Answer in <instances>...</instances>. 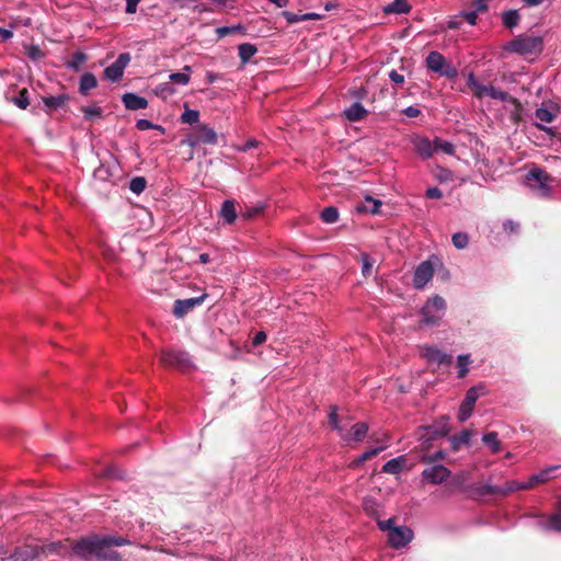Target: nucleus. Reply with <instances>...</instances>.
<instances>
[{"label":"nucleus","mask_w":561,"mask_h":561,"mask_svg":"<svg viewBox=\"0 0 561 561\" xmlns=\"http://www.w3.org/2000/svg\"><path fill=\"white\" fill-rule=\"evenodd\" d=\"M129 543V539L121 536L91 535L77 540L72 546V551L83 559L94 556L103 561H122L121 554L112 550L111 547H122Z\"/></svg>","instance_id":"obj_1"},{"label":"nucleus","mask_w":561,"mask_h":561,"mask_svg":"<svg viewBox=\"0 0 561 561\" xmlns=\"http://www.w3.org/2000/svg\"><path fill=\"white\" fill-rule=\"evenodd\" d=\"M505 51L523 57L538 56L543 50V38L528 34H518L504 46Z\"/></svg>","instance_id":"obj_2"},{"label":"nucleus","mask_w":561,"mask_h":561,"mask_svg":"<svg viewBox=\"0 0 561 561\" xmlns=\"http://www.w3.org/2000/svg\"><path fill=\"white\" fill-rule=\"evenodd\" d=\"M446 312V301L439 295L430 298L420 310L421 323L434 327L439 323Z\"/></svg>","instance_id":"obj_3"},{"label":"nucleus","mask_w":561,"mask_h":561,"mask_svg":"<svg viewBox=\"0 0 561 561\" xmlns=\"http://www.w3.org/2000/svg\"><path fill=\"white\" fill-rule=\"evenodd\" d=\"M448 421L449 417L443 415L430 425L420 426L417 428V439L421 442V445L426 447L433 440L445 437L449 433Z\"/></svg>","instance_id":"obj_4"},{"label":"nucleus","mask_w":561,"mask_h":561,"mask_svg":"<svg viewBox=\"0 0 561 561\" xmlns=\"http://www.w3.org/2000/svg\"><path fill=\"white\" fill-rule=\"evenodd\" d=\"M59 543L51 542L47 546L24 545L16 547L7 558V561H34L42 554L56 552Z\"/></svg>","instance_id":"obj_5"},{"label":"nucleus","mask_w":561,"mask_h":561,"mask_svg":"<svg viewBox=\"0 0 561 561\" xmlns=\"http://www.w3.org/2000/svg\"><path fill=\"white\" fill-rule=\"evenodd\" d=\"M217 141L218 136L215 129L202 124L196 128L195 134L187 138L186 144L194 148L199 144L216 145Z\"/></svg>","instance_id":"obj_6"},{"label":"nucleus","mask_w":561,"mask_h":561,"mask_svg":"<svg viewBox=\"0 0 561 561\" xmlns=\"http://www.w3.org/2000/svg\"><path fill=\"white\" fill-rule=\"evenodd\" d=\"M130 61V54L129 53H121L116 60L106 67L103 71L104 77L112 81L117 82L122 79L124 71L126 67L128 66Z\"/></svg>","instance_id":"obj_7"},{"label":"nucleus","mask_w":561,"mask_h":561,"mask_svg":"<svg viewBox=\"0 0 561 561\" xmlns=\"http://www.w3.org/2000/svg\"><path fill=\"white\" fill-rule=\"evenodd\" d=\"M551 176L540 168L531 169L527 174V181H534L536 184L528 183V185L533 188L540 190L541 194L548 196L551 194V188L549 186V182Z\"/></svg>","instance_id":"obj_8"},{"label":"nucleus","mask_w":561,"mask_h":561,"mask_svg":"<svg viewBox=\"0 0 561 561\" xmlns=\"http://www.w3.org/2000/svg\"><path fill=\"white\" fill-rule=\"evenodd\" d=\"M451 471L444 465H434L422 471V479L431 484H442L448 480Z\"/></svg>","instance_id":"obj_9"},{"label":"nucleus","mask_w":561,"mask_h":561,"mask_svg":"<svg viewBox=\"0 0 561 561\" xmlns=\"http://www.w3.org/2000/svg\"><path fill=\"white\" fill-rule=\"evenodd\" d=\"M414 537L413 530L407 526H398L396 529H391L388 536L389 543L394 549L404 548L412 541Z\"/></svg>","instance_id":"obj_10"},{"label":"nucleus","mask_w":561,"mask_h":561,"mask_svg":"<svg viewBox=\"0 0 561 561\" xmlns=\"http://www.w3.org/2000/svg\"><path fill=\"white\" fill-rule=\"evenodd\" d=\"M207 297L206 294H203L198 297H192L186 299H176L173 305V314L175 318H183L186 316L190 311H192L195 307L201 306L205 298Z\"/></svg>","instance_id":"obj_11"},{"label":"nucleus","mask_w":561,"mask_h":561,"mask_svg":"<svg viewBox=\"0 0 561 561\" xmlns=\"http://www.w3.org/2000/svg\"><path fill=\"white\" fill-rule=\"evenodd\" d=\"M434 266L430 261H424L417 265L413 275V286L416 289H423L433 278Z\"/></svg>","instance_id":"obj_12"},{"label":"nucleus","mask_w":561,"mask_h":561,"mask_svg":"<svg viewBox=\"0 0 561 561\" xmlns=\"http://www.w3.org/2000/svg\"><path fill=\"white\" fill-rule=\"evenodd\" d=\"M411 144L413 145L414 151L423 159L427 160L432 158L435 152L434 140L422 135H413L411 137Z\"/></svg>","instance_id":"obj_13"},{"label":"nucleus","mask_w":561,"mask_h":561,"mask_svg":"<svg viewBox=\"0 0 561 561\" xmlns=\"http://www.w3.org/2000/svg\"><path fill=\"white\" fill-rule=\"evenodd\" d=\"M422 356L430 363L437 365H449L453 362V356L435 345H426L422 350Z\"/></svg>","instance_id":"obj_14"},{"label":"nucleus","mask_w":561,"mask_h":561,"mask_svg":"<svg viewBox=\"0 0 561 561\" xmlns=\"http://www.w3.org/2000/svg\"><path fill=\"white\" fill-rule=\"evenodd\" d=\"M161 360L164 365L173 367H185L190 364L188 354L176 350L164 351L161 355Z\"/></svg>","instance_id":"obj_15"},{"label":"nucleus","mask_w":561,"mask_h":561,"mask_svg":"<svg viewBox=\"0 0 561 561\" xmlns=\"http://www.w3.org/2000/svg\"><path fill=\"white\" fill-rule=\"evenodd\" d=\"M536 527L542 531H559L561 533V511L546 517L538 516L536 519Z\"/></svg>","instance_id":"obj_16"},{"label":"nucleus","mask_w":561,"mask_h":561,"mask_svg":"<svg viewBox=\"0 0 561 561\" xmlns=\"http://www.w3.org/2000/svg\"><path fill=\"white\" fill-rule=\"evenodd\" d=\"M122 102L124 106L129 111L145 110L148 106V101L146 98L133 92H126L122 96Z\"/></svg>","instance_id":"obj_17"},{"label":"nucleus","mask_w":561,"mask_h":561,"mask_svg":"<svg viewBox=\"0 0 561 561\" xmlns=\"http://www.w3.org/2000/svg\"><path fill=\"white\" fill-rule=\"evenodd\" d=\"M561 466H550L541 471L534 473L528 479V485L531 488L539 483H545L556 477L554 472L560 470Z\"/></svg>","instance_id":"obj_18"},{"label":"nucleus","mask_w":561,"mask_h":561,"mask_svg":"<svg viewBox=\"0 0 561 561\" xmlns=\"http://www.w3.org/2000/svg\"><path fill=\"white\" fill-rule=\"evenodd\" d=\"M329 423H330L331 427L339 433L341 439L348 443L350 430H347L346 425H342L340 423L336 407L331 408V411L329 413Z\"/></svg>","instance_id":"obj_19"},{"label":"nucleus","mask_w":561,"mask_h":561,"mask_svg":"<svg viewBox=\"0 0 561 561\" xmlns=\"http://www.w3.org/2000/svg\"><path fill=\"white\" fill-rule=\"evenodd\" d=\"M407 463V458L404 455L398 456L388 460L381 468L383 473L388 474H399L403 471Z\"/></svg>","instance_id":"obj_20"},{"label":"nucleus","mask_w":561,"mask_h":561,"mask_svg":"<svg viewBox=\"0 0 561 561\" xmlns=\"http://www.w3.org/2000/svg\"><path fill=\"white\" fill-rule=\"evenodd\" d=\"M466 491L470 492L473 497H483L493 494L500 495L499 486L489 483L471 485L468 486Z\"/></svg>","instance_id":"obj_21"},{"label":"nucleus","mask_w":561,"mask_h":561,"mask_svg":"<svg viewBox=\"0 0 561 561\" xmlns=\"http://www.w3.org/2000/svg\"><path fill=\"white\" fill-rule=\"evenodd\" d=\"M219 214L226 224H233L237 219L236 202L233 199L224 201Z\"/></svg>","instance_id":"obj_22"},{"label":"nucleus","mask_w":561,"mask_h":561,"mask_svg":"<svg viewBox=\"0 0 561 561\" xmlns=\"http://www.w3.org/2000/svg\"><path fill=\"white\" fill-rule=\"evenodd\" d=\"M367 110L359 103H353L348 108L344 111V116L350 122H358L367 116Z\"/></svg>","instance_id":"obj_23"},{"label":"nucleus","mask_w":561,"mask_h":561,"mask_svg":"<svg viewBox=\"0 0 561 561\" xmlns=\"http://www.w3.org/2000/svg\"><path fill=\"white\" fill-rule=\"evenodd\" d=\"M389 438L386 437V443L378 446V447H375V448H371V449H368L366 451H364L360 456H358L356 459H354L351 463V467L352 468H357L359 467L360 465H363L365 461L369 460L370 458L375 457L376 455H378L379 453L383 451L385 449H387L388 445H387V440Z\"/></svg>","instance_id":"obj_24"},{"label":"nucleus","mask_w":561,"mask_h":561,"mask_svg":"<svg viewBox=\"0 0 561 561\" xmlns=\"http://www.w3.org/2000/svg\"><path fill=\"white\" fill-rule=\"evenodd\" d=\"M98 87L96 77L92 72H85L79 80V92L88 95L89 92Z\"/></svg>","instance_id":"obj_25"},{"label":"nucleus","mask_w":561,"mask_h":561,"mask_svg":"<svg viewBox=\"0 0 561 561\" xmlns=\"http://www.w3.org/2000/svg\"><path fill=\"white\" fill-rule=\"evenodd\" d=\"M446 58L439 51L433 50L425 58V66L428 70L436 72L440 71L442 65L445 62Z\"/></svg>","instance_id":"obj_26"},{"label":"nucleus","mask_w":561,"mask_h":561,"mask_svg":"<svg viewBox=\"0 0 561 561\" xmlns=\"http://www.w3.org/2000/svg\"><path fill=\"white\" fill-rule=\"evenodd\" d=\"M369 426L366 422H357L350 428V438L348 443L352 442H362L367 433H368Z\"/></svg>","instance_id":"obj_27"},{"label":"nucleus","mask_w":561,"mask_h":561,"mask_svg":"<svg viewBox=\"0 0 561 561\" xmlns=\"http://www.w3.org/2000/svg\"><path fill=\"white\" fill-rule=\"evenodd\" d=\"M499 489H500V495L505 496V495L516 492V491L531 489V486L528 485V480L527 481L511 480V481H507L504 485L499 486Z\"/></svg>","instance_id":"obj_28"},{"label":"nucleus","mask_w":561,"mask_h":561,"mask_svg":"<svg viewBox=\"0 0 561 561\" xmlns=\"http://www.w3.org/2000/svg\"><path fill=\"white\" fill-rule=\"evenodd\" d=\"M411 9L412 7L407 2V0H393V2L383 8V12L387 14H408Z\"/></svg>","instance_id":"obj_29"},{"label":"nucleus","mask_w":561,"mask_h":561,"mask_svg":"<svg viewBox=\"0 0 561 561\" xmlns=\"http://www.w3.org/2000/svg\"><path fill=\"white\" fill-rule=\"evenodd\" d=\"M519 22L520 14L518 10L510 9L502 13V23L506 28L513 30L519 24Z\"/></svg>","instance_id":"obj_30"},{"label":"nucleus","mask_w":561,"mask_h":561,"mask_svg":"<svg viewBox=\"0 0 561 561\" xmlns=\"http://www.w3.org/2000/svg\"><path fill=\"white\" fill-rule=\"evenodd\" d=\"M256 53V46L251 43H242L238 46V56L242 65L248 64Z\"/></svg>","instance_id":"obj_31"},{"label":"nucleus","mask_w":561,"mask_h":561,"mask_svg":"<svg viewBox=\"0 0 561 561\" xmlns=\"http://www.w3.org/2000/svg\"><path fill=\"white\" fill-rule=\"evenodd\" d=\"M69 95L66 93L58 95H50L43 98V103L48 110L58 108L65 106L69 101Z\"/></svg>","instance_id":"obj_32"},{"label":"nucleus","mask_w":561,"mask_h":561,"mask_svg":"<svg viewBox=\"0 0 561 561\" xmlns=\"http://www.w3.org/2000/svg\"><path fill=\"white\" fill-rule=\"evenodd\" d=\"M484 390H485V387L482 383L472 386L467 390L462 401H465L467 405L474 407L476 402L480 398V396L484 394V392H485Z\"/></svg>","instance_id":"obj_33"},{"label":"nucleus","mask_w":561,"mask_h":561,"mask_svg":"<svg viewBox=\"0 0 561 561\" xmlns=\"http://www.w3.org/2000/svg\"><path fill=\"white\" fill-rule=\"evenodd\" d=\"M471 438V432L469 430H462L458 435H454L449 438L451 450L457 451L462 445L469 444Z\"/></svg>","instance_id":"obj_34"},{"label":"nucleus","mask_w":561,"mask_h":561,"mask_svg":"<svg viewBox=\"0 0 561 561\" xmlns=\"http://www.w3.org/2000/svg\"><path fill=\"white\" fill-rule=\"evenodd\" d=\"M191 73H192V67L188 65H185L183 67L182 72H172L169 76V79L171 82L179 84V85H186L190 83L191 80Z\"/></svg>","instance_id":"obj_35"},{"label":"nucleus","mask_w":561,"mask_h":561,"mask_svg":"<svg viewBox=\"0 0 561 561\" xmlns=\"http://www.w3.org/2000/svg\"><path fill=\"white\" fill-rule=\"evenodd\" d=\"M484 95L490 96L491 99L499 100L501 102H507L511 96L506 91L500 90L493 85H484V90H482V98Z\"/></svg>","instance_id":"obj_36"},{"label":"nucleus","mask_w":561,"mask_h":561,"mask_svg":"<svg viewBox=\"0 0 561 561\" xmlns=\"http://www.w3.org/2000/svg\"><path fill=\"white\" fill-rule=\"evenodd\" d=\"M482 442L491 449L492 453L501 450V442L497 438L496 432H489L482 436Z\"/></svg>","instance_id":"obj_37"},{"label":"nucleus","mask_w":561,"mask_h":561,"mask_svg":"<svg viewBox=\"0 0 561 561\" xmlns=\"http://www.w3.org/2000/svg\"><path fill=\"white\" fill-rule=\"evenodd\" d=\"M470 364L471 359L469 354H460L457 356L458 378H465L467 376Z\"/></svg>","instance_id":"obj_38"},{"label":"nucleus","mask_w":561,"mask_h":561,"mask_svg":"<svg viewBox=\"0 0 561 561\" xmlns=\"http://www.w3.org/2000/svg\"><path fill=\"white\" fill-rule=\"evenodd\" d=\"M434 147L435 151H442L448 156L455 154V146L450 141L444 140L439 137L434 138Z\"/></svg>","instance_id":"obj_39"},{"label":"nucleus","mask_w":561,"mask_h":561,"mask_svg":"<svg viewBox=\"0 0 561 561\" xmlns=\"http://www.w3.org/2000/svg\"><path fill=\"white\" fill-rule=\"evenodd\" d=\"M467 84L473 89V94L476 98L482 99V90H484V84L479 82L472 71L467 75Z\"/></svg>","instance_id":"obj_40"},{"label":"nucleus","mask_w":561,"mask_h":561,"mask_svg":"<svg viewBox=\"0 0 561 561\" xmlns=\"http://www.w3.org/2000/svg\"><path fill=\"white\" fill-rule=\"evenodd\" d=\"M381 205H382L381 201L376 199V198H374L371 196H367L365 198L364 207L363 208H358V210H365L367 213L376 215V214L379 213Z\"/></svg>","instance_id":"obj_41"},{"label":"nucleus","mask_w":561,"mask_h":561,"mask_svg":"<svg viewBox=\"0 0 561 561\" xmlns=\"http://www.w3.org/2000/svg\"><path fill=\"white\" fill-rule=\"evenodd\" d=\"M556 116V113L546 106H540L535 111V117L543 123H551Z\"/></svg>","instance_id":"obj_42"},{"label":"nucleus","mask_w":561,"mask_h":561,"mask_svg":"<svg viewBox=\"0 0 561 561\" xmlns=\"http://www.w3.org/2000/svg\"><path fill=\"white\" fill-rule=\"evenodd\" d=\"M87 59L88 56L83 51H76L66 65L69 69L78 71L80 69L81 64L87 61Z\"/></svg>","instance_id":"obj_43"},{"label":"nucleus","mask_w":561,"mask_h":561,"mask_svg":"<svg viewBox=\"0 0 561 561\" xmlns=\"http://www.w3.org/2000/svg\"><path fill=\"white\" fill-rule=\"evenodd\" d=\"M435 73L445 77L449 80H455L459 75L457 68L447 60H445V62L442 65L440 71H436Z\"/></svg>","instance_id":"obj_44"},{"label":"nucleus","mask_w":561,"mask_h":561,"mask_svg":"<svg viewBox=\"0 0 561 561\" xmlns=\"http://www.w3.org/2000/svg\"><path fill=\"white\" fill-rule=\"evenodd\" d=\"M321 219L325 224H334L339 220V210L334 206L325 207L321 211Z\"/></svg>","instance_id":"obj_45"},{"label":"nucleus","mask_w":561,"mask_h":561,"mask_svg":"<svg viewBox=\"0 0 561 561\" xmlns=\"http://www.w3.org/2000/svg\"><path fill=\"white\" fill-rule=\"evenodd\" d=\"M136 127H137V129H139L141 131L142 130H149V129H156V130H159L161 134L165 133V128L163 126L158 125V124H153L152 122H150L147 118H139L136 122Z\"/></svg>","instance_id":"obj_46"},{"label":"nucleus","mask_w":561,"mask_h":561,"mask_svg":"<svg viewBox=\"0 0 561 561\" xmlns=\"http://www.w3.org/2000/svg\"><path fill=\"white\" fill-rule=\"evenodd\" d=\"M146 185L147 181L144 176H135L130 180L128 187L134 194L139 195L145 191Z\"/></svg>","instance_id":"obj_47"},{"label":"nucleus","mask_w":561,"mask_h":561,"mask_svg":"<svg viewBox=\"0 0 561 561\" xmlns=\"http://www.w3.org/2000/svg\"><path fill=\"white\" fill-rule=\"evenodd\" d=\"M451 242L456 249L462 250L469 243V237L466 232H456L451 237Z\"/></svg>","instance_id":"obj_48"},{"label":"nucleus","mask_w":561,"mask_h":561,"mask_svg":"<svg viewBox=\"0 0 561 561\" xmlns=\"http://www.w3.org/2000/svg\"><path fill=\"white\" fill-rule=\"evenodd\" d=\"M12 102L22 110H25L30 104L28 91L22 89L16 96L12 99Z\"/></svg>","instance_id":"obj_49"},{"label":"nucleus","mask_w":561,"mask_h":561,"mask_svg":"<svg viewBox=\"0 0 561 561\" xmlns=\"http://www.w3.org/2000/svg\"><path fill=\"white\" fill-rule=\"evenodd\" d=\"M360 262H362V274L365 277H368L371 274V270H373L375 262L371 259V256L367 253L360 254Z\"/></svg>","instance_id":"obj_50"},{"label":"nucleus","mask_w":561,"mask_h":561,"mask_svg":"<svg viewBox=\"0 0 561 561\" xmlns=\"http://www.w3.org/2000/svg\"><path fill=\"white\" fill-rule=\"evenodd\" d=\"M474 407L473 405H467L465 401L460 403L459 411H458V420L459 422L463 423L467 420H469L472 415Z\"/></svg>","instance_id":"obj_51"},{"label":"nucleus","mask_w":561,"mask_h":561,"mask_svg":"<svg viewBox=\"0 0 561 561\" xmlns=\"http://www.w3.org/2000/svg\"><path fill=\"white\" fill-rule=\"evenodd\" d=\"M175 93V89L170 82L161 83L156 88V94L161 98H168Z\"/></svg>","instance_id":"obj_52"},{"label":"nucleus","mask_w":561,"mask_h":561,"mask_svg":"<svg viewBox=\"0 0 561 561\" xmlns=\"http://www.w3.org/2000/svg\"><path fill=\"white\" fill-rule=\"evenodd\" d=\"M181 119L186 124H195L199 121V112L196 110H186L182 114Z\"/></svg>","instance_id":"obj_53"},{"label":"nucleus","mask_w":561,"mask_h":561,"mask_svg":"<svg viewBox=\"0 0 561 561\" xmlns=\"http://www.w3.org/2000/svg\"><path fill=\"white\" fill-rule=\"evenodd\" d=\"M82 113H83V117L85 119H93V118H96V117H101L102 115V110L101 107L99 106H85L82 108Z\"/></svg>","instance_id":"obj_54"},{"label":"nucleus","mask_w":561,"mask_h":561,"mask_svg":"<svg viewBox=\"0 0 561 561\" xmlns=\"http://www.w3.org/2000/svg\"><path fill=\"white\" fill-rule=\"evenodd\" d=\"M101 474L106 478L111 479H123V473L121 470L115 466H108L106 467Z\"/></svg>","instance_id":"obj_55"},{"label":"nucleus","mask_w":561,"mask_h":561,"mask_svg":"<svg viewBox=\"0 0 561 561\" xmlns=\"http://www.w3.org/2000/svg\"><path fill=\"white\" fill-rule=\"evenodd\" d=\"M282 15L288 24H295L305 21L304 14H297L290 11H283Z\"/></svg>","instance_id":"obj_56"},{"label":"nucleus","mask_w":561,"mask_h":561,"mask_svg":"<svg viewBox=\"0 0 561 561\" xmlns=\"http://www.w3.org/2000/svg\"><path fill=\"white\" fill-rule=\"evenodd\" d=\"M445 457H446V453L444 450H437L434 454H431L428 456H424L422 458V462H424V463H432V462H436V461L443 460Z\"/></svg>","instance_id":"obj_57"},{"label":"nucleus","mask_w":561,"mask_h":561,"mask_svg":"<svg viewBox=\"0 0 561 561\" xmlns=\"http://www.w3.org/2000/svg\"><path fill=\"white\" fill-rule=\"evenodd\" d=\"M242 30L241 25H233V26H220L216 30V33L219 37H225L228 34L236 33L238 31Z\"/></svg>","instance_id":"obj_58"},{"label":"nucleus","mask_w":561,"mask_h":561,"mask_svg":"<svg viewBox=\"0 0 561 561\" xmlns=\"http://www.w3.org/2000/svg\"><path fill=\"white\" fill-rule=\"evenodd\" d=\"M378 527L380 530L387 531L389 535L391 529H396L398 526L394 525V518H388L386 520H378Z\"/></svg>","instance_id":"obj_59"},{"label":"nucleus","mask_w":561,"mask_h":561,"mask_svg":"<svg viewBox=\"0 0 561 561\" xmlns=\"http://www.w3.org/2000/svg\"><path fill=\"white\" fill-rule=\"evenodd\" d=\"M462 19H465L470 25H476L478 21V12L472 11H462L460 12Z\"/></svg>","instance_id":"obj_60"},{"label":"nucleus","mask_w":561,"mask_h":561,"mask_svg":"<svg viewBox=\"0 0 561 561\" xmlns=\"http://www.w3.org/2000/svg\"><path fill=\"white\" fill-rule=\"evenodd\" d=\"M94 176L99 180L106 181L111 176L110 169L102 164L94 171Z\"/></svg>","instance_id":"obj_61"},{"label":"nucleus","mask_w":561,"mask_h":561,"mask_svg":"<svg viewBox=\"0 0 561 561\" xmlns=\"http://www.w3.org/2000/svg\"><path fill=\"white\" fill-rule=\"evenodd\" d=\"M442 196H443V192L436 186L428 187L425 191V197H427V198L438 199V198H442Z\"/></svg>","instance_id":"obj_62"},{"label":"nucleus","mask_w":561,"mask_h":561,"mask_svg":"<svg viewBox=\"0 0 561 561\" xmlns=\"http://www.w3.org/2000/svg\"><path fill=\"white\" fill-rule=\"evenodd\" d=\"M519 228V224L513 220H505L503 222V229L507 233H514L517 232Z\"/></svg>","instance_id":"obj_63"},{"label":"nucleus","mask_w":561,"mask_h":561,"mask_svg":"<svg viewBox=\"0 0 561 561\" xmlns=\"http://www.w3.org/2000/svg\"><path fill=\"white\" fill-rule=\"evenodd\" d=\"M402 113H403L407 117H409V118H415V117H417V116L421 114V111H420V108H419V107L411 105V106L405 107V108L402 111Z\"/></svg>","instance_id":"obj_64"}]
</instances>
